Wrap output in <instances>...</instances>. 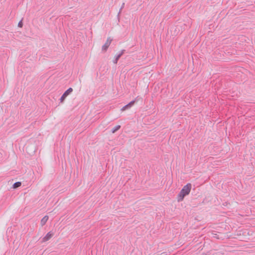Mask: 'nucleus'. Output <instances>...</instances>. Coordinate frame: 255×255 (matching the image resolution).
<instances>
[{"mask_svg": "<svg viewBox=\"0 0 255 255\" xmlns=\"http://www.w3.org/2000/svg\"><path fill=\"white\" fill-rule=\"evenodd\" d=\"M192 188V185L191 183H187L186 185L183 186L180 192L177 195V199L178 202L182 201L184 197L188 195L191 191Z\"/></svg>", "mask_w": 255, "mask_h": 255, "instance_id": "obj_1", "label": "nucleus"}, {"mask_svg": "<svg viewBox=\"0 0 255 255\" xmlns=\"http://www.w3.org/2000/svg\"><path fill=\"white\" fill-rule=\"evenodd\" d=\"M73 91V89L72 88H68L62 95L60 99V101L61 103H62L65 98L70 94Z\"/></svg>", "mask_w": 255, "mask_h": 255, "instance_id": "obj_2", "label": "nucleus"}, {"mask_svg": "<svg viewBox=\"0 0 255 255\" xmlns=\"http://www.w3.org/2000/svg\"><path fill=\"white\" fill-rule=\"evenodd\" d=\"M112 41V39L111 37H108L105 43L103 45L102 50L104 51H106L110 46Z\"/></svg>", "mask_w": 255, "mask_h": 255, "instance_id": "obj_3", "label": "nucleus"}, {"mask_svg": "<svg viewBox=\"0 0 255 255\" xmlns=\"http://www.w3.org/2000/svg\"><path fill=\"white\" fill-rule=\"evenodd\" d=\"M125 52V50L123 49L119 53L116 54L114 57V59L113 60V63L114 64H117L119 58L121 57V56Z\"/></svg>", "mask_w": 255, "mask_h": 255, "instance_id": "obj_4", "label": "nucleus"}, {"mask_svg": "<svg viewBox=\"0 0 255 255\" xmlns=\"http://www.w3.org/2000/svg\"><path fill=\"white\" fill-rule=\"evenodd\" d=\"M137 98V97H136L135 100L131 101L127 105H125V106H124L121 109V111H124L126 110V109L130 108V107H131L134 105V104Z\"/></svg>", "mask_w": 255, "mask_h": 255, "instance_id": "obj_5", "label": "nucleus"}, {"mask_svg": "<svg viewBox=\"0 0 255 255\" xmlns=\"http://www.w3.org/2000/svg\"><path fill=\"white\" fill-rule=\"evenodd\" d=\"M53 234L51 233V232H48L45 236H44L42 239V241L43 242H46L49 240L51 237L53 236Z\"/></svg>", "mask_w": 255, "mask_h": 255, "instance_id": "obj_6", "label": "nucleus"}, {"mask_svg": "<svg viewBox=\"0 0 255 255\" xmlns=\"http://www.w3.org/2000/svg\"><path fill=\"white\" fill-rule=\"evenodd\" d=\"M48 216L47 215L43 217V218L41 220L40 222L42 226H44L46 224V223L48 220Z\"/></svg>", "mask_w": 255, "mask_h": 255, "instance_id": "obj_7", "label": "nucleus"}, {"mask_svg": "<svg viewBox=\"0 0 255 255\" xmlns=\"http://www.w3.org/2000/svg\"><path fill=\"white\" fill-rule=\"evenodd\" d=\"M121 128V126L117 125L116 127H115L112 130V133H115L116 131H117L118 130H119Z\"/></svg>", "mask_w": 255, "mask_h": 255, "instance_id": "obj_8", "label": "nucleus"}, {"mask_svg": "<svg viewBox=\"0 0 255 255\" xmlns=\"http://www.w3.org/2000/svg\"><path fill=\"white\" fill-rule=\"evenodd\" d=\"M21 185V183L20 182H16L15 183H14L13 184V188H18L19 187V186H20Z\"/></svg>", "mask_w": 255, "mask_h": 255, "instance_id": "obj_9", "label": "nucleus"}, {"mask_svg": "<svg viewBox=\"0 0 255 255\" xmlns=\"http://www.w3.org/2000/svg\"><path fill=\"white\" fill-rule=\"evenodd\" d=\"M124 6H125V3H124V2H123V3H122V5H121V8H120V10H119V12H118V16H119L120 14V13H121V12L122 9L123 8H124Z\"/></svg>", "mask_w": 255, "mask_h": 255, "instance_id": "obj_10", "label": "nucleus"}, {"mask_svg": "<svg viewBox=\"0 0 255 255\" xmlns=\"http://www.w3.org/2000/svg\"><path fill=\"white\" fill-rule=\"evenodd\" d=\"M18 26L20 27H21L22 26V22L21 20L18 22Z\"/></svg>", "mask_w": 255, "mask_h": 255, "instance_id": "obj_11", "label": "nucleus"}]
</instances>
